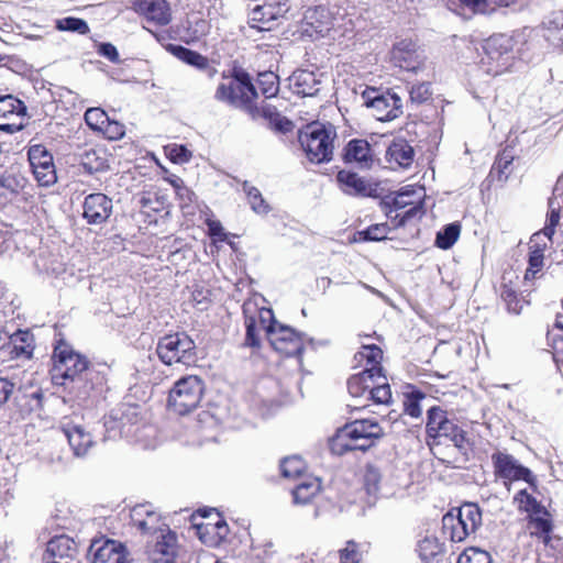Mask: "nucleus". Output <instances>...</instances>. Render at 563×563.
Segmentation results:
<instances>
[{
  "label": "nucleus",
  "mask_w": 563,
  "mask_h": 563,
  "mask_svg": "<svg viewBox=\"0 0 563 563\" xmlns=\"http://www.w3.org/2000/svg\"><path fill=\"white\" fill-rule=\"evenodd\" d=\"M108 114L101 108H89L85 112V121L87 125L93 131L100 132L104 129V124L108 122Z\"/></svg>",
  "instance_id": "nucleus-45"
},
{
  "label": "nucleus",
  "mask_w": 563,
  "mask_h": 563,
  "mask_svg": "<svg viewBox=\"0 0 563 563\" xmlns=\"http://www.w3.org/2000/svg\"><path fill=\"white\" fill-rule=\"evenodd\" d=\"M462 4L468 8L474 13H487L492 9L487 0H460Z\"/></svg>",
  "instance_id": "nucleus-60"
},
{
  "label": "nucleus",
  "mask_w": 563,
  "mask_h": 563,
  "mask_svg": "<svg viewBox=\"0 0 563 563\" xmlns=\"http://www.w3.org/2000/svg\"><path fill=\"white\" fill-rule=\"evenodd\" d=\"M321 484L317 477H306L292 490L294 501L296 504L306 505L319 494Z\"/></svg>",
  "instance_id": "nucleus-30"
},
{
  "label": "nucleus",
  "mask_w": 563,
  "mask_h": 563,
  "mask_svg": "<svg viewBox=\"0 0 563 563\" xmlns=\"http://www.w3.org/2000/svg\"><path fill=\"white\" fill-rule=\"evenodd\" d=\"M492 460L495 475L504 479V485L508 492L511 489V482L515 481H525L530 486L536 487L537 477L512 455L496 452L493 454Z\"/></svg>",
  "instance_id": "nucleus-8"
},
{
  "label": "nucleus",
  "mask_w": 563,
  "mask_h": 563,
  "mask_svg": "<svg viewBox=\"0 0 563 563\" xmlns=\"http://www.w3.org/2000/svg\"><path fill=\"white\" fill-rule=\"evenodd\" d=\"M417 196L419 195L415 189L405 188L395 196L393 205L396 210L405 209L411 205H415L417 201Z\"/></svg>",
  "instance_id": "nucleus-53"
},
{
  "label": "nucleus",
  "mask_w": 563,
  "mask_h": 563,
  "mask_svg": "<svg viewBox=\"0 0 563 563\" xmlns=\"http://www.w3.org/2000/svg\"><path fill=\"white\" fill-rule=\"evenodd\" d=\"M132 9L157 25H167L172 20L170 8L166 0H133Z\"/></svg>",
  "instance_id": "nucleus-21"
},
{
  "label": "nucleus",
  "mask_w": 563,
  "mask_h": 563,
  "mask_svg": "<svg viewBox=\"0 0 563 563\" xmlns=\"http://www.w3.org/2000/svg\"><path fill=\"white\" fill-rule=\"evenodd\" d=\"M148 560L152 563H177V536L169 529L156 537L154 543L147 545Z\"/></svg>",
  "instance_id": "nucleus-14"
},
{
  "label": "nucleus",
  "mask_w": 563,
  "mask_h": 563,
  "mask_svg": "<svg viewBox=\"0 0 563 563\" xmlns=\"http://www.w3.org/2000/svg\"><path fill=\"white\" fill-rule=\"evenodd\" d=\"M243 191L246 194L251 208L254 212L258 214H266L269 212L271 208L268 203L256 187L250 185L249 181H244Z\"/></svg>",
  "instance_id": "nucleus-34"
},
{
  "label": "nucleus",
  "mask_w": 563,
  "mask_h": 563,
  "mask_svg": "<svg viewBox=\"0 0 563 563\" xmlns=\"http://www.w3.org/2000/svg\"><path fill=\"white\" fill-rule=\"evenodd\" d=\"M373 380L371 383V391H369V404L374 402L376 405H387L391 399V390L390 386L387 382V378L383 374H374Z\"/></svg>",
  "instance_id": "nucleus-31"
},
{
  "label": "nucleus",
  "mask_w": 563,
  "mask_h": 563,
  "mask_svg": "<svg viewBox=\"0 0 563 563\" xmlns=\"http://www.w3.org/2000/svg\"><path fill=\"white\" fill-rule=\"evenodd\" d=\"M358 354L362 360H366L367 367L365 369H375V375L382 374L383 351L377 345H364Z\"/></svg>",
  "instance_id": "nucleus-40"
},
{
  "label": "nucleus",
  "mask_w": 563,
  "mask_h": 563,
  "mask_svg": "<svg viewBox=\"0 0 563 563\" xmlns=\"http://www.w3.org/2000/svg\"><path fill=\"white\" fill-rule=\"evenodd\" d=\"M11 343L13 344V350L16 353V356L20 355H31L32 346L29 343L31 340V335L27 332H19L13 334L11 338Z\"/></svg>",
  "instance_id": "nucleus-48"
},
{
  "label": "nucleus",
  "mask_w": 563,
  "mask_h": 563,
  "mask_svg": "<svg viewBox=\"0 0 563 563\" xmlns=\"http://www.w3.org/2000/svg\"><path fill=\"white\" fill-rule=\"evenodd\" d=\"M77 553L75 542L67 536H57L47 542L43 560L46 563H67Z\"/></svg>",
  "instance_id": "nucleus-23"
},
{
  "label": "nucleus",
  "mask_w": 563,
  "mask_h": 563,
  "mask_svg": "<svg viewBox=\"0 0 563 563\" xmlns=\"http://www.w3.org/2000/svg\"><path fill=\"white\" fill-rule=\"evenodd\" d=\"M205 391L202 379L188 375L178 379L169 391L168 405L178 415L192 411L200 404Z\"/></svg>",
  "instance_id": "nucleus-5"
},
{
  "label": "nucleus",
  "mask_w": 563,
  "mask_h": 563,
  "mask_svg": "<svg viewBox=\"0 0 563 563\" xmlns=\"http://www.w3.org/2000/svg\"><path fill=\"white\" fill-rule=\"evenodd\" d=\"M197 533L202 543L208 547H218L220 545L219 540H217L218 536L216 534V527L213 521L203 522L197 526Z\"/></svg>",
  "instance_id": "nucleus-47"
},
{
  "label": "nucleus",
  "mask_w": 563,
  "mask_h": 563,
  "mask_svg": "<svg viewBox=\"0 0 563 563\" xmlns=\"http://www.w3.org/2000/svg\"><path fill=\"white\" fill-rule=\"evenodd\" d=\"M389 230L387 223H378L368 227L366 230L360 232V234L365 241H382L387 238Z\"/></svg>",
  "instance_id": "nucleus-51"
},
{
  "label": "nucleus",
  "mask_w": 563,
  "mask_h": 563,
  "mask_svg": "<svg viewBox=\"0 0 563 563\" xmlns=\"http://www.w3.org/2000/svg\"><path fill=\"white\" fill-rule=\"evenodd\" d=\"M423 398L424 396L422 394L412 393L404 402L405 412L412 418H419L422 415L420 400Z\"/></svg>",
  "instance_id": "nucleus-55"
},
{
  "label": "nucleus",
  "mask_w": 563,
  "mask_h": 563,
  "mask_svg": "<svg viewBox=\"0 0 563 563\" xmlns=\"http://www.w3.org/2000/svg\"><path fill=\"white\" fill-rule=\"evenodd\" d=\"M56 29L59 31L75 32L82 35L89 32L88 23L82 19L74 16H67L57 20Z\"/></svg>",
  "instance_id": "nucleus-43"
},
{
  "label": "nucleus",
  "mask_w": 563,
  "mask_h": 563,
  "mask_svg": "<svg viewBox=\"0 0 563 563\" xmlns=\"http://www.w3.org/2000/svg\"><path fill=\"white\" fill-rule=\"evenodd\" d=\"M99 53L113 63L119 62L118 49L111 43H102L99 46Z\"/></svg>",
  "instance_id": "nucleus-64"
},
{
  "label": "nucleus",
  "mask_w": 563,
  "mask_h": 563,
  "mask_svg": "<svg viewBox=\"0 0 563 563\" xmlns=\"http://www.w3.org/2000/svg\"><path fill=\"white\" fill-rule=\"evenodd\" d=\"M336 136L332 125L314 122L299 133V143L312 163L329 162L333 155V141Z\"/></svg>",
  "instance_id": "nucleus-2"
},
{
  "label": "nucleus",
  "mask_w": 563,
  "mask_h": 563,
  "mask_svg": "<svg viewBox=\"0 0 563 563\" xmlns=\"http://www.w3.org/2000/svg\"><path fill=\"white\" fill-rule=\"evenodd\" d=\"M283 476L286 478H296L302 474L306 464L299 456H290L283 460L282 465Z\"/></svg>",
  "instance_id": "nucleus-44"
},
{
  "label": "nucleus",
  "mask_w": 563,
  "mask_h": 563,
  "mask_svg": "<svg viewBox=\"0 0 563 563\" xmlns=\"http://www.w3.org/2000/svg\"><path fill=\"white\" fill-rule=\"evenodd\" d=\"M60 429L67 438L74 454L78 457L87 455L95 444V439L91 433L88 432L82 424L67 417L63 418L60 421Z\"/></svg>",
  "instance_id": "nucleus-12"
},
{
  "label": "nucleus",
  "mask_w": 563,
  "mask_h": 563,
  "mask_svg": "<svg viewBox=\"0 0 563 563\" xmlns=\"http://www.w3.org/2000/svg\"><path fill=\"white\" fill-rule=\"evenodd\" d=\"M343 158L345 163H355L361 168H369L373 163V151L367 141L355 139L346 144Z\"/></svg>",
  "instance_id": "nucleus-24"
},
{
  "label": "nucleus",
  "mask_w": 563,
  "mask_h": 563,
  "mask_svg": "<svg viewBox=\"0 0 563 563\" xmlns=\"http://www.w3.org/2000/svg\"><path fill=\"white\" fill-rule=\"evenodd\" d=\"M376 372L374 371V374ZM373 369H364L347 380V390L352 397V402L347 406L353 410H360L369 406L371 383L373 380Z\"/></svg>",
  "instance_id": "nucleus-16"
},
{
  "label": "nucleus",
  "mask_w": 563,
  "mask_h": 563,
  "mask_svg": "<svg viewBox=\"0 0 563 563\" xmlns=\"http://www.w3.org/2000/svg\"><path fill=\"white\" fill-rule=\"evenodd\" d=\"M386 156L390 164L408 168L413 162L415 152L406 141L398 140L389 145Z\"/></svg>",
  "instance_id": "nucleus-27"
},
{
  "label": "nucleus",
  "mask_w": 563,
  "mask_h": 563,
  "mask_svg": "<svg viewBox=\"0 0 563 563\" xmlns=\"http://www.w3.org/2000/svg\"><path fill=\"white\" fill-rule=\"evenodd\" d=\"M336 180L341 189L351 196L366 195L371 190L365 179L350 170H340Z\"/></svg>",
  "instance_id": "nucleus-26"
},
{
  "label": "nucleus",
  "mask_w": 563,
  "mask_h": 563,
  "mask_svg": "<svg viewBox=\"0 0 563 563\" xmlns=\"http://www.w3.org/2000/svg\"><path fill=\"white\" fill-rule=\"evenodd\" d=\"M363 104L372 110L373 117L378 121H391L401 114V99L393 92H379L375 88H367L362 92Z\"/></svg>",
  "instance_id": "nucleus-7"
},
{
  "label": "nucleus",
  "mask_w": 563,
  "mask_h": 563,
  "mask_svg": "<svg viewBox=\"0 0 563 563\" xmlns=\"http://www.w3.org/2000/svg\"><path fill=\"white\" fill-rule=\"evenodd\" d=\"M82 209V217L88 224L100 225L112 214L113 203L107 195L96 192L85 198Z\"/></svg>",
  "instance_id": "nucleus-13"
},
{
  "label": "nucleus",
  "mask_w": 563,
  "mask_h": 563,
  "mask_svg": "<svg viewBox=\"0 0 563 563\" xmlns=\"http://www.w3.org/2000/svg\"><path fill=\"white\" fill-rule=\"evenodd\" d=\"M169 157L175 163H187L191 157V153L184 145H174L169 150Z\"/></svg>",
  "instance_id": "nucleus-59"
},
{
  "label": "nucleus",
  "mask_w": 563,
  "mask_h": 563,
  "mask_svg": "<svg viewBox=\"0 0 563 563\" xmlns=\"http://www.w3.org/2000/svg\"><path fill=\"white\" fill-rule=\"evenodd\" d=\"M258 87L266 98H272L278 92V77L272 73H262L258 75Z\"/></svg>",
  "instance_id": "nucleus-46"
},
{
  "label": "nucleus",
  "mask_w": 563,
  "mask_h": 563,
  "mask_svg": "<svg viewBox=\"0 0 563 563\" xmlns=\"http://www.w3.org/2000/svg\"><path fill=\"white\" fill-rule=\"evenodd\" d=\"M341 563H360L362 559L358 544L354 541H347L345 547L339 551Z\"/></svg>",
  "instance_id": "nucleus-50"
},
{
  "label": "nucleus",
  "mask_w": 563,
  "mask_h": 563,
  "mask_svg": "<svg viewBox=\"0 0 563 563\" xmlns=\"http://www.w3.org/2000/svg\"><path fill=\"white\" fill-rule=\"evenodd\" d=\"M131 516L134 525L144 533H158L159 536L166 533V530L169 529L161 520V516L147 505L134 507Z\"/></svg>",
  "instance_id": "nucleus-22"
},
{
  "label": "nucleus",
  "mask_w": 563,
  "mask_h": 563,
  "mask_svg": "<svg viewBox=\"0 0 563 563\" xmlns=\"http://www.w3.org/2000/svg\"><path fill=\"white\" fill-rule=\"evenodd\" d=\"M288 10V0H264L263 3H257L251 9L250 27L260 32L272 31Z\"/></svg>",
  "instance_id": "nucleus-9"
},
{
  "label": "nucleus",
  "mask_w": 563,
  "mask_h": 563,
  "mask_svg": "<svg viewBox=\"0 0 563 563\" xmlns=\"http://www.w3.org/2000/svg\"><path fill=\"white\" fill-rule=\"evenodd\" d=\"M431 97L430 86L427 82L415 85L410 89V98L412 101L421 103Z\"/></svg>",
  "instance_id": "nucleus-56"
},
{
  "label": "nucleus",
  "mask_w": 563,
  "mask_h": 563,
  "mask_svg": "<svg viewBox=\"0 0 563 563\" xmlns=\"http://www.w3.org/2000/svg\"><path fill=\"white\" fill-rule=\"evenodd\" d=\"M90 553L92 563H124L126 560L125 545L111 539L93 541Z\"/></svg>",
  "instance_id": "nucleus-19"
},
{
  "label": "nucleus",
  "mask_w": 563,
  "mask_h": 563,
  "mask_svg": "<svg viewBox=\"0 0 563 563\" xmlns=\"http://www.w3.org/2000/svg\"><path fill=\"white\" fill-rule=\"evenodd\" d=\"M461 227L457 223H450L437 234L435 244L442 250H449L457 241Z\"/></svg>",
  "instance_id": "nucleus-39"
},
{
  "label": "nucleus",
  "mask_w": 563,
  "mask_h": 563,
  "mask_svg": "<svg viewBox=\"0 0 563 563\" xmlns=\"http://www.w3.org/2000/svg\"><path fill=\"white\" fill-rule=\"evenodd\" d=\"M81 165L89 174L103 172L109 168V154L101 146L88 148L81 154Z\"/></svg>",
  "instance_id": "nucleus-25"
},
{
  "label": "nucleus",
  "mask_w": 563,
  "mask_h": 563,
  "mask_svg": "<svg viewBox=\"0 0 563 563\" xmlns=\"http://www.w3.org/2000/svg\"><path fill=\"white\" fill-rule=\"evenodd\" d=\"M391 60L401 69L417 71L423 65L424 56L413 41L401 40L393 47Z\"/></svg>",
  "instance_id": "nucleus-15"
},
{
  "label": "nucleus",
  "mask_w": 563,
  "mask_h": 563,
  "mask_svg": "<svg viewBox=\"0 0 563 563\" xmlns=\"http://www.w3.org/2000/svg\"><path fill=\"white\" fill-rule=\"evenodd\" d=\"M174 54L183 62L188 65L195 66L199 69L209 68V60L207 57L201 54L194 52L184 46H176L174 48Z\"/></svg>",
  "instance_id": "nucleus-37"
},
{
  "label": "nucleus",
  "mask_w": 563,
  "mask_h": 563,
  "mask_svg": "<svg viewBox=\"0 0 563 563\" xmlns=\"http://www.w3.org/2000/svg\"><path fill=\"white\" fill-rule=\"evenodd\" d=\"M25 113V106L12 96L0 98V130L14 133L22 129L21 117Z\"/></svg>",
  "instance_id": "nucleus-18"
},
{
  "label": "nucleus",
  "mask_w": 563,
  "mask_h": 563,
  "mask_svg": "<svg viewBox=\"0 0 563 563\" xmlns=\"http://www.w3.org/2000/svg\"><path fill=\"white\" fill-rule=\"evenodd\" d=\"M457 563H490V556L484 550L471 548L459 556Z\"/></svg>",
  "instance_id": "nucleus-49"
},
{
  "label": "nucleus",
  "mask_w": 563,
  "mask_h": 563,
  "mask_svg": "<svg viewBox=\"0 0 563 563\" xmlns=\"http://www.w3.org/2000/svg\"><path fill=\"white\" fill-rule=\"evenodd\" d=\"M500 297L506 303L509 312L519 314L523 308L525 301L519 298L515 288L507 284H503L500 289Z\"/></svg>",
  "instance_id": "nucleus-42"
},
{
  "label": "nucleus",
  "mask_w": 563,
  "mask_h": 563,
  "mask_svg": "<svg viewBox=\"0 0 563 563\" xmlns=\"http://www.w3.org/2000/svg\"><path fill=\"white\" fill-rule=\"evenodd\" d=\"M254 550L257 552L256 556L263 560L275 553L274 543L271 540L258 543L254 547Z\"/></svg>",
  "instance_id": "nucleus-62"
},
{
  "label": "nucleus",
  "mask_w": 563,
  "mask_h": 563,
  "mask_svg": "<svg viewBox=\"0 0 563 563\" xmlns=\"http://www.w3.org/2000/svg\"><path fill=\"white\" fill-rule=\"evenodd\" d=\"M14 389V383L8 378L0 377V406L4 405Z\"/></svg>",
  "instance_id": "nucleus-61"
},
{
  "label": "nucleus",
  "mask_w": 563,
  "mask_h": 563,
  "mask_svg": "<svg viewBox=\"0 0 563 563\" xmlns=\"http://www.w3.org/2000/svg\"><path fill=\"white\" fill-rule=\"evenodd\" d=\"M27 156L33 174L40 185L49 186L56 181L53 156L45 146L41 144L31 146Z\"/></svg>",
  "instance_id": "nucleus-11"
},
{
  "label": "nucleus",
  "mask_w": 563,
  "mask_h": 563,
  "mask_svg": "<svg viewBox=\"0 0 563 563\" xmlns=\"http://www.w3.org/2000/svg\"><path fill=\"white\" fill-rule=\"evenodd\" d=\"M448 419L446 413L440 407H431L428 410L426 432L429 439H432L433 444H439V429Z\"/></svg>",
  "instance_id": "nucleus-32"
},
{
  "label": "nucleus",
  "mask_w": 563,
  "mask_h": 563,
  "mask_svg": "<svg viewBox=\"0 0 563 563\" xmlns=\"http://www.w3.org/2000/svg\"><path fill=\"white\" fill-rule=\"evenodd\" d=\"M267 332L271 344L277 352L286 356L301 353L303 349L302 338L292 328L274 322L267 328Z\"/></svg>",
  "instance_id": "nucleus-10"
},
{
  "label": "nucleus",
  "mask_w": 563,
  "mask_h": 563,
  "mask_svg": "<svg viewBox=\"0 0 563 563\" xmlns=\"http://www.w3.org/2000/svg\"><path fill=\"white\" fill-rule=\"evenodd\" d=\"M441 438L449 439L459 449H462L465 443V432L449 419L439 429V439Z\"/></svg>",
  "instance_id": "nucleus-36"
},
{
  "label": "nucleus",
  "mask_w": 563,
  "mask_h": 563,
  "mask_svg": "<svg viewBox=\"0 0 563 563\" xmlns=\"http://www.w3.org/2000/svg\"><path fill=\"white\" fill-rule=\"evenodd\" d=\"M214 98L232 107L252 111L257 92L249 75L242 74L235 78H225L220 82Z\"/></svg>",
  "instance_id": "nucleus-4"
},
{
  "label": "nucleus",
  "mask_w": 563,
  "mask_h": 563,
  "mask_svg": "<svg viewBox=\"0 0 563 563\" xmlns=\"http://www.w3.org/2000/svg\"><path fill=\"white\" fill-rule=\"evenodd\" d=\"M245 344L249 346H257L258 345V339L256 336L255 321L253 319H250L246 321Z\"/></svg>",
  "instance_id": "nucleus-63"
},
{
  "label": "nucleus",
  "mask_w": 563,
  "mask_h": 563,
  "mask_svg": "<svg viewBox=\"0 0 563 563\" xmlns=\"http://www.w3.org/2000/svg\"><path fill=\"white\" fill-rule=\"evenodd\" d=\"M295 91L301 96H314L319 91L320 81L317 76L309 70H298L291 76Z\"/></svg>",
  "instance_id": "nucleus-29"
},
{
  "label": "nucleus",
  "mask_w": 563,
  "mask_h": 563,
  "mask_svg": "<svg viewBox=\"0 0 563 563\" xmlns=\"http://www.w3.org/2000/svg\"><path fill=\"white\" fill-rule=\"evenodd\" d=\"M380 477V472L377 467H375L374 465L366 466L364 483L369 494H375L378 490Z\"/></svg>",
  "instance_id": "nucleus-54"
},
{
  "label": "nucleus",
  "mask_w": 563,
  "mask_h": 563,
  "mask_svg": "<svg viewBox=\"0 0 563 563\" xmlns=\"http://www.w3.org/2000/svg\"><path fill=\"white\" fill-rule=\"evenodd\" d=\"M442 525L444 533L449 534L453 542H462L471 536L468 531H464V526L453 510L443 516Z\"/></svg>",
  "instance_id": "nucleus-33"
},
{
  "label": "nucleus",
  "mask_w": 563,
  "mask_h": 563,
  "mask_svg": "<svg viewBox=\"0 0 563 563\" xmlns=\"http://www.w3.org/2000/svg\"><path fill=\"white\" fill-rule=\"evenodd\" d=\"M560 211L550 203V212L547 217L545 225L542 230L538 231L541 235L552 240L555 229L560 223Z\"/></svg>",
  "instance_id": "nucleus-52"
},
{
  "label": "nucleus",
  "mask_w": 563,
  "mask_h": 563,
  "mask_svg": "<svg viewBox=\"0 0 563 563\" xmlns=\"http://www.w3.org/2000/svg\"><path fill=\"white\" fill-rule=\"evenodd\" d=\"M510 38L505 35L493 36L487 40L485 49L492 59L501 57L510 49Z\"/></svg>",
  "instance_id": "nucleus-41"
},
{
  "label": "nucleus",
  "mask_w": 563,
  "mask_h": 563,
  "mask_svg": "<svg viewBox=\"0 0 563 563\" xmlns=\"http://www.w3.org/2000/svg\"><path fill=\"white\" fill-rule=\"evenodd\" d=\"M514 504L519 511L528 514H539L542 510L540 503L527 489H521L515 495Z\"/></svg>",
  "instance_id": "nucleus-38"
},
{
  "label": "nucleus",
  "mask_w": 563,
  "mask_h": 563,
  "mask_svg": "<svg viewBox=\"0 0 563 563\" xmlns=\"http://www.w3.org/2000/svg\"><path fill=\"white\" fill-rule=\"evenodd\" d=\"M100 132L110 140H118L124 135V126L117 121L108 119L107 124H104V129Z\"/></svg>",
  "instance_id": "nucleus-58"
},
{
  "label": "nucleus",
  "mask_w": 563,
  "mask_h": 563,
  "mask_svg": "<svg viewBox=\"0 0 563 563\" xmlns=\"http://www.w3.org/2000/svg\"><path fill=\"white\" fill-rule=\"evenodd\" d=\"M460 522L464 526V531L473 534L482 526V512L479 507L474 503H465L456 509L454 514Z\"/></svg>",
  "instance_id": "nucleus-28"
},
{
  "label": "nucleus",
  "mask_w": 563,
  "mask_h": 563,
  "mask_svg": "<svg viewBox=\"0 0 563 563\" xmlns=\"http://www.w3.org/2000/svg\"><path fill=\"white\" fill-rule=\"evenodd\" d=\"M89 361L77 353L69 344L60 341L54 349L52 379L56 385L65 386L88 371Z\"/></svg>",
  "instance_id": "nucleus-3"
},
{
  "label": "nucleus",
  "mask_w": 563,
  "mask_h": 563,
  "mask_svg": "<svg viewBox=\"0 0 563 563\" xmlns=\"http://www.w3.org/2000/svg\"><path fill=\"white\" fill-rule=\"evenodd\" d=\"M305 32L310 36L325 37L334 31L335 22L328 9L323 7L309 8L305 13Z\"/></svg>",
  "instance_id": "nucleus-20"
},
{
  "label": "nucleus",
  "mask_w": 563,
  "mask_h": 563,
  "mask_svg": "<svg viewBox=\"0 0 563 563\" xmlns=\"http://www.w3.org/2000/svg\"><path fill=\"white\" fill-rule=\"evenodd\" d=\"M417 551L422 561L430 562L440 555L443 549L435 537H426L419 542Z\"/></svg>",
  "instance_id": "nucleus-35"
},
{
  "label": "nucleus",
  "mask_w": 563,
  "mask_h": 563,
  "mask_svg": "<svg viewBox=\"0 0 563 563\" xmlns=\"http://www.w3.org/2000/svg\"><path fill=\"white\" fill-rule=\"evenodd\" d=\"M552 240L533 233L528 243V267L525 273V280H532L538 277L544 267V253L551 246Z\"/></svg>",
  "instance_id": "nucleus-17"
},
{
  "label": "nucleus",
  "mask_w": 563,
  "mask_h": 563,
  "mask_svg": "<svg viewBox=\"0 0 563 563\" xmlns=\"http://www.w3.org/2000/svg\"><path fill=\"white\" fill-rule=\"evenodd\" d=\"M156 353L166 365L190 364L196 358V344L185 332L164 335L159 339Z\"/></svg>",
  "instance_id": "nucleus-6"
},
{
  "label": "nucleus",
  "mask_w": 563,
  "mask_h": 563,
  "mask_svg": "<svg viewBox=\"0 0 563 563\" xmlns=\"http://www.w3.org/2000/svg\"><path fill=\"white\" fill-rule=\"evenodd\" d=\"M383 435V428L375 420L360 419L338 430L330 441V448L338 455L355 450L366 451Z\"/></svg>",
  "instance_id": "nucleus-1"
},
{
  "label": "nucleus",
  "mask_w": 563,
  "mask_h": 563,
  "mask_svg": "<svg viewBox=\"0 0 563 563\" xmlns=\"http://www.w3.org/2000/svg\"><path fill=\"white\" fill-rule=\"evenodd\" d=\"M421 209V196H417V201L415 202V205H411L409 206V208L402 213H397L394 218L396 222V227H402L405 225V223L417 216V213L420 211Z\"/></svg>",
  "instance_id": "nucleus-57"
}]
</instances>
